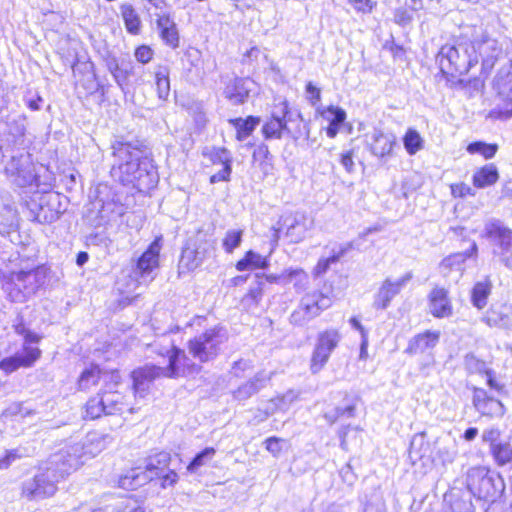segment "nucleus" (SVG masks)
I'll return each instance as SVG.
<instances>
[{
    "label": "nucleus",
    "mask_w": 512,
    "mask_h": 512,
    "mask_svg": "<svg viewBox=\"0 0 512 512\" xmlns=\"http://www.w3.org/2000/svg\"><path fill=\"white\" fill-rule=\"evenodd\" d=\"M278 280L285 285L292 284L298 292L305 290L309 284L308 274L298 267H290L283 270L278 276Z\"/></svg>",
    "instance_id": "obj_27"
},
{
    "label": "nucleus",
    "mask_w": 512,
    "mask_h": 512,
    "mask_svg": "<svg viewBox=\"0 0 512 512\" xmlns=\"http://www.w3.org/2000/svg\"><path fill=\"white\" fill-rule=\"evenodd\" d=\"M269 265L267 257L261 254L249 250L245 253L244 257L236 263V269L240 272L253 270V269H265Z\"/></svg>",
    "instance_id": "obj_32"
},
{
    "label": "nucleus",
    "mask_w": 512,
    "mask_h": 512,
    "mask_svg": "<svg viewBox=\"0 0 512 512\" xmlns=\"http://www.w3.org/2000/svg\"><path fill=\"white\" fill-rule=\"evenodd\" d=\"M403 145L409 155H415L424 148V139L414 128H408L404 137Z\"/></svg>",
    "instance_id": "obj_38"
},
{
    "label": "nucleus",
    "mask_w": 512,
    "mask_h": 512,
    "mask_svg": "<svg viewBox=\"0 0 512 512\" xmlns=\"http://www.w3.org/2000/svg\"><path fill=\"white\" fill-rule=\"evenodd\" d=\"M213 243L209 240L197 239L195 243L188 244L182 251L179 268L193 271L198 268L213 253Z\"/></svg>",
    "instance_id": "obj_13"
},
{
    "label": "nucleus",
    "mask_w": 512,
    "mask_h": 512,
    "mask_svg": "<svg viewBox=\"0 0 512 512\" xmlns=\"http://www.w3.org/2000/svg\"><path fill=\"white\" fill-rule=\"evenodd\" d=\"M42 98L39 95H35L31 98L25 97L26 105L32 110L37 111L40 109V103L42 102Z\"/></svg>",
    "instance_id": "obj_64"
},
{
    "label": "nucleus",
    "mask_w": 512,
    "mask_h": 512,
    "mask_svg": "<svg viewBox=\"0 0 512 512\" xmlns=\"http://www.w3.org/2000/svg\"><path fill=\"white\" fill-rule=\"evenodd\" d=\"M77 470L75 458L67 460L61 451L52 454L39 472L30 480L25 481L23 495L29 500H41L53 496L57 484Z\"/></svg>",
    "instance_id": "obj_2"
},
{
    "label": "nucleus",
    "mask_w": 512,
    "mask_h": 512,
    "mask_svg": "<svg viewBox=\"0 0 512 512\" xmlns=\"http://www.w3.org/2000/svg\"><path fill=\"white\" fill-rule=\"evenodd\" d=\"M306 92L309 94V99L313 105L321 100V91L314 86L311 82L306 85Z\"/></svg>",
    "instance_id": "obj_62"
},
{
    "label": "nucleus",
    "mask_w": 512,
    "mask_h": 512,
    "mask_svg": "<svg viewBox=\"0 0 512 512\" xmlns=\"http://www.w3.org/2000/svg\"><path fill=\"white\" fill-rule=\"evenodd\" d=\"M255 83L250 78H234L224 88V96L232 104H243L253 90Z\"/></svg>",
    "instance_id": "obj_21"
},
{
    "label": "nucleus",
    "mask_w": 512,
    "mask_h": 512,
    "mask_svg": "<svg viewBox=\"0 0 512 512\" xmlns=\"http://www.w3.org/2000/svg\"><path fill=\"white\" fill-rule=\"evenodd\" d=\"M332 305V299L320 291L305 294L290 316L294 325L303 326Z\"/></svg>",
    "instance_id": "obj_9"
},
{
    "label": "nucleus",
    "mask_w": 512,
    "mask_h": 512,
    "mask_svg": "<svg viewBox=\"0 0 512 512\" xmlns=\"http://www.w3.org/2000/svg\"><path fill=\"white\" fill-rule=\"evenodd\" d=\"M318 112L321 117L329 123L325 131L327 137L330 139H334L343 126H348V131L351 132L352 126L345 124L347 114L343 108L330 105L325 108H319Z\"/></svg>",
    "instance_id": "obj_19"
},
{
    "label": "nucleus",
    "mask_w": 512,
    "mask_h": 512,
    "mask_svg": "<svg viewBox=\"0 0 512 512\" xmlns=\"http://www.w3.org/2000/svg\"><path fill=\"white\" fill-rule=\"evenodd\" d=\"M453 512H474V507L470 501H463L459 503H455L452 506Z\"/></svg>",
    "instance_id": "obj_63"
},
{
    "label": "nucleus",
    "mask_w": 512,
    "mask_h": 512,
    "mask_svg": "<svg viewBox=\"0 0 512 512\" xmlns=\"http://www.w3.org/2000/svg\"><path fill=\"white\" fill-rule=\"evenodd\" d=\"M485 235L491 239L497 249L493 250L494 255H504L512 249V230L500 221H491L485 225Z\"/></svg>",
    "instance_id": "obj_17"
},
{
    "label": "nucleus",
    "mask_w": 512,
    "mask_h": 512,
    "mask_svg": "<svg viewBox=\"0 0 512 512\" xmlns=\"http://www.w3.org/2000/svg\"><path fill=\"white\" fill-rule=\"evenodd\" d=\"M226 341V330L217 326L207 329L191 339L188 343V349L195 359L200 362H208L218 355L221 345Z\"/></svg>",
    "instance_id": "obj_6"
},
{
    "label": "nucleus",
    "mask_w": 512,
    "mask_h": 512,
    "mask_svg": "<svg viewBox=\"0 0 512 512\" xmlns=\"http://www.w3.org/2000/svg\"><path fill=\"white\" fill-rule=\"evenodd\" d=\"M162 249L161 238H155L143 254L138 258L136 263L135 274L141 279L154 277L151 276L153 271L159 267V256Z\"/></svg>",
    "instance_id": "obj_16"
},
{
    "label": "nucleus",
    "mask_w": 512,
    "mask_h": 512,
    "mask_svg": "<svg viewBox=\"0 0 512 512\" xmlns=\"http://www.w3.org/2000/svg\"><path fill=\"white\" fill-rule=\"evenodd\" d=\"M113 155L119 164L113 166L112 175L123 185H132L140 192L154 188L159 176L151 158L143 150L131 143L117 142L113 145Z\"/></svg>",
    "instance_id": "obj_1"
},
{
    "label": "nucleus",
    "mask_w": 512,
    "mask_h": 512,
    "mask_svg": "<svg viewBox=\"0 0 512 512\" xmlns=\"http://www.w3.org/2000/svg\"><path fill=\"white\" fill-rule=\"evenodd\" d=\"M429 309L431 314L437 318L449 317L452 314V305L446 289L436 287L431 291Z\"/></svg>",
    "instance_id": "obj_23"
},
{
    "label": "nucleus",
    "mask_w": 512,
    "mask_h": 512,
    "mask_svg": "<svg viewBox=\"0 0 512 512\" xmlns=\"http://www.w3.org/2000/svg\"><path fill=\"white\" fill-rule=\"evenodd\" d=\"M95 207H99V222L98 224L106 223L112 220L116 216H120L123 213V207L114 199L104 200L99 198L95 203Z\"/></svg>",
    "instance_id": "obj_30"
},
{
    "label": "nucleus",
    "mask_w": 512,
    "mask_h": 512,
    "mask_svg": "<svg viewBox=\"0 0 512 512\" xmlns=\"http://www.w3.org/2000/svg\"><path fill=\"white\" fill-rule=\"evenodd\" d=\"M499 179V173L494 164H487L477 170L473 175V184L477 188H484L495 184Z\"/></svg>",
    "instance_id": "obj_33"
},
{
    "label": "nucleus",
    "mask_w": 512,
    "mask_h": 512,
    "mask_svg": "<svg viewBox=\"0 0 512 512\" xmlns=\"http://www.w3.org/2000/svg\"><path fill=\"white\" fill-rule=\"evenodd\" d=\"M501 432L498 428H488L482 433V441L489 444L490 452H493V448L500 445L502 442L499 441Z\"/></svg>",
    "instance_id": "obj_51"
},
{
    "label": "nucleus",
    "mask_w": 512,
    "mask_h": 512,
    "mask_svg": "<svg viewBox=\"0 0 512 512\" xmlns=\"http://www.w3.org/2000/svg\"><path fill=\"white\" fill-rule=\"evenodd\" d=\"M497 150V144H488L482 141L472 142L467 146V151L470 154H481L485 159H492Z\"/></svg>",
    "instance_id": "obj_43"
},
{
    "label": "nucleus",
    "mask_w": 512,
    "mask_h": 512,
    "mask_svg": "<svg viewBox=\"0 0 512 512\" xmlns=\"http://www.w3.org/2000/svg\"><path fill=\"white\" fill-rule=\"evenodd\" d=\"M467 486L471 493L478 498L493 497L497 489L494 478L484 467H473L467 473Z\"/></svg>",
    "instance_id": "obj_14"
},
{
    "label": "nucleus",
    "mask_w": 512,
    "mask_h": 512,
    "mask_svg": "<svg viewBox=\"0 0 512 512\" xmlns=\"http://www.w3.org/2000/svg\"><path fill=\"white\" fill-rule=\"evenodd\" d=\"M271 379V374L265 371L258 372L253 378L239 386L233 393L236 400L244 401L258 393Z\"/></svg>",
    "instance_id": "obj_24"
},
{
    "label": "nucleus",
    "mask_w": 512,
    "mask_h": 512,
    "mask_svg": "<svg viewBox=\"0 0 512 512\" xmlns=\"http://www.w3.org/2000/svg\"><path fill=\"white\" fill-rule=\"evenodd\" d=\"M230 123L237 131V139L244 141L248 138L256 126L260 123V118L255 116H248L246 119L235 118L230 120Z\"/></svg>",
    "instance_id": "obj_36"
},
{
    "label": "nucleus",
    "mask_w": 512,
    "mask_h": 512,
    "mask_svg": "<svg viewBox=\"0 0 512 512\" xmlns=\"http://www.w3.org/2000/svg\"><path fill=\"white\" fill-rule=\"evenodd\" d=\"M244 231L242 229H229L222 240V247L226 253H232L242 243Z\"/></svg>",
    "instance_id": "obj_40"
},
{
    "label": "nucleus",
    "mask_w": 512,
    "mask_h": 512,
    "mask_svg": "<svg viewBox=\"0 0 512 512\" xmlns=\"http://www.w3.org/2000/svg\"><path fill=\"white\" fill-rule=\"evenodd\" d=\"M4 172L18 187L30 186L36 180L31 155L28 152L18 151L11 155L4 166Z\"/></svg>",
    "instance_id": "obj_10"
},
{
    "label": "nucleus",
    "mask_w": 512,
    "mask_h": 512,
    "mask_svg": "<svg viewBox=\"0 0 512 512\" xmlns=\"http://www.w3.org/2000/svg\"><path fill=\"white\" fill-rule=\"evenodd\" d=\"M166 357L168 359L166 367L146 365L132 372L133 389L136 396L143 398L151 382L159 376L176 378L190 374L197 369L185 351L175 346L166 350Z\"/></svg>",
    "instance_id": "obj_4"
},
{
    "label": "nucleus",
    "mask_w": 512,
    "mask_h": 512,
    "mask_svg": "<svg viewBox=\"0 0 512 512\" xmlns=\"http://www.w3.org/2000/svg\"><path fill=\"white\" fill-rule=\"evenodd\" d=\"M113 438L108 434L97 432L89 433L83 443H75L61 449L60 451L67 460L75 458L77 469L84 464L85 460L100 454L111 443Z\"/></svg>",
    "instance_id": "obj_8"
},
{
    "label": "nucleus",
    "mask_w": 512,
    "mask_h": 512,
    "mask_svg": "<svg viewBox=\"0 0 512 512\" xmlns=\"http://www.w3.org/2000/svg\"><path fill=\"white\" fill-rule=\"evenodd\" d=\"M356 11L362 13H370L376 6V2L372 0H351Z\"/></svg>",
    "instance_id": "obj_57"
},
{
    "label": "nucleus",
    "mask_w": 512,
    "mask_h": 512,
    "mask_svg": "<svg viewBox=\"0 0 512 512\" xmlns=\"http://www.w3.org/2000/svg\"><path fill=\"white\" fill-rule=\"evenodd\" d=\"M437 62L444 75L456 77L467 73L477 63V57L464 42L456 45H444L440 49Z\"/></svg>",
    "instance_id": "obj_5"
},
{
    "label": "nucleus",
    "mask_w": 512,
    "mask_h": 512,
    "mask_svg": "<svg viewBox=\"0 0 512 512\" xmlns=\"http://www.w3.org/2000/svg\"><path fill=\"white\" fill-rule=\"evenodd\" d=\"M477 250V244L473 242L470 250L463 253H455L443 259L440 264V268L442 270H448L453 268L460 269L461 265L466 261V259L475 255L477 253Z\"/></svg>",
    "instance_id": "obj_37"
},
{
    "label": "nucleus",
    "mask_w": 512,
    "mask_h": 512,
    "mask_svg": "<svg viewBox=\"0 0 512 512\" xmlns=\"http://www.w3.org/2000/svg\"><path fill=\"white\" fill-rule=\"evenodd\" d=\"M297 398L293 391H289L281 397H277L273 400L278 410L285 411L288 406Z\"/></svg>",
    "instance_id": "obj_55"
},
{
    "label": "nucleus",
    "mask_w": 512,
    "mask_h": 512,
    "mask_svg": "<svg viewBox=\"0 0 512 512\" xmlns=\"http://www.w3.org/2000/svg\"><path fill=\"white\" fill-rule=\"evenodd\" d=\"M211 160L214 164H221L222 166L231 165L232 155L225 148H215L211 153Z\"/></svg>",
    "instance_id": "obj_52"
},
{
    "label": "nucleus",
    "mask_w": 512,
    "mask_h": 512,
    "mask_svg": "<svg viewBox=\"0 0 512 512\" xmlns=\"http://www.w3.org/2000/svg\"><path fill=\"white\" fill-rule=\"evenodd\" d=\"M471 36V52L475 51L477 61L482 59V65L486 69H491L497 57L502 53V47L499 42L487 34L482 27H474Z\"/></svg>",
    "instance_id": "obj_11"
},
{
    "label": "nucleus",
    "mask_w": 512,
    "mask_h": 512,
    "mask_svg": "<svg viewBox=\"0 0 512 512\" xmlns=\"http://www.w3.org/2000/svg\"><path fill=\"white\" fill-rule=\"evenodd\" d=\"M395 144L396 137L393 134L385 133L380 129H374L369 136V150L378 158L389 156Z\"/></svg>",
    "instance_id": "obj_22"
},
{
    "label": "nucleus",
    "mask_w": 512,
    "mask_h": 512,
    "mask_svg": "<svg viewBox=\"0 0 512 512\" xmlns=\"http://www.w3.org/2000/svg\"><path fill=\"white\" fill-rule=\"evenodd\" d=\"M156 26L162 41L172 49L179 46V32L174 19L168 12L161 11L155 13Z\"/></svg>",
    "instance_id": "obj_20"
},
{
    "label": "nucleus",
    "mask_w": 512,
    "mask_h": 512,
    "mask_svg": "<svg viewBox=\"0 0 512 512\" xmlns=\"http://www.w3.org/2000/svg\"><path fill=\"white\" fill-rule=\"evenodd\" d=\"M411 279V272H407L402 277L395 280L386 278L374 295L373 307L377 310L387 309L394 297L401 292Z\"/></svg>",
    "instance_id": "obj_15"
},
{
    "label": "nucleus",
    "mask_w": 512,
    "mask_h": 512,
    "mask_svg": "<svg viewBox=\"0 0 512 512\" xmlns=\"http://www.w3.org/2000/svg\"><path fill=\"white\" fill-rule=\"evenodd\" d=\"M155 78L158 97L161 100H166L170 93L168 69L165 67L159 68V70L155 74Z\"/></svg>",
    "instance_id": "obj_41"
},
{
    "label": "nucleus",
    "mask_w": 512,
    "mask_h": 512,
    "mask_svg": "<svg viewBox=\"0 0 512 512\" xmlns=\"http://www.w3.org/2000/svg\"><path fill=\"white\" fill-rule=\"evenodd\" d=\"M476 409L483 415H502L504 407L499 400L488 397L483 389H476L473 399Z\"/></svg>",
    "instance_id": "obj_26"
},
{
    "label": "nucleus",
    "mask_w": 512,
    "mask_h": 512,
    "mask_svg": "<svg viewBox=\"0 0 512 512\" xmlns=\"http://www.w3.org/2000/svg\"><path fill=\"white\" fill-rule=\"evenodd\" d=\"M340 163L344 169L351 173L354 170V161L352 151H347L341 154Z\"/></svg>",
    "instance_id": "obj_61"
},
{
    "label": "nucleus",
    "mask_w": 512,
    "mask_h": 512,
    "mask_svg": "<svg viewBox=\"0 0 512 512\" xmlns=\"http://www.w3.org/2000/svg\"><path fill=\"white\" fill-rule=\"evenodd\" d=\"M285 130H288L287 125L284 124V122L273 118H270V120L267 121L262 128L264 137L266 139H280L282 137L283 131Z\"/></svg>",
    "instance_id": "obj_45"
},
{
    "label": "nucleus",
    "mask_w": 512,
    "mask_h": 512,
    "mask_svg": "<svg viewBox=\"0 0 512 512\" xmlns=\"http://www.w3.org/2000/svg\"><path fill=\"white\" fill-rule=\"evenodd\" d=\"M7 125L8 133L10 136H12L13 143H21L26 131L25 118L23 116H18L17 118H13L12 120L8 121Z\"/></svg>",
    "instance_id": "obj_44"
},
{
    "label": "nucleus",
    "mask_w": 512,
    "mask_h": 512,
    "mask_svg": "<svg viewBox=\"0 0 512 512\" xmlns=\"http://www.w3.org/2000/svg\"><path fill=\"white\" fill-rule=\"evenodd\" d=\"M45 278L44 269L41 267L11 272L8 284L9 296L14 302H24L44 284Z\"/></svg>",
    "instance_id": "obj_7"
},
{
    "label": "nucleus",
    "mask_w": 512,
    "mask_h": 512,
    "mask_svg": "<svg viewBox=\"0 0 512 512\" xmlns=\"http://www.w3.org/2000/svg\"><path fill=\"white\" fill-rule=\"evenodd\" d=\"M153 57V51L149 46L142 45L135 50V58L138 62L146 64Z\"/></svg>",
    "instance_id": "obj_56"
},
{
    "label": "nucleus",
    "mask_w": 512,
    "mask_h": 512,
    "mask_svg": "<svg viewBox=\"0 0 512 512\" xmlns=\"http://www.w3.org/2000/svg\"><path fill=\"white\" fill-rule=\"evenodd\" d=\"M283 439L278 437H269L265 440L264 445L267 451H269L274 457H278L282 452Z\"/></svg>",
    "instance_id": "obj_54"
},
{
    "label": "nucleus",
    "mask_w": 512,
    "mask_h": 512,
    "mask_svg": "<svg viewBox=\"0 0 512 512\" xmlns=\"http://www.w3.org/2000/svg\"><path fill=\"white\" fill-rule=\"evenodd\" d=\"M451 192L454 197H465L467 195H474L472 188L464 183L452 185Z\"/></svg>",
    "instance_id": "obj_59"
},
{
    "label": "nucleus",
    "mask_w": 512,
    "mask_h": 512,
    "mask_svg": "<svg viewBox=\"0 0 512 512\" xmlns=\"http://www.w3.org/2000/svg\"><path fill=\"white\" fill-rule=\"evenodd\" d=\"M120 12L127 32L131 35L140 34L142 22L134 7L131 4L124 3L120 6Z\"/></svg>",
    "instance_id": "obj_29"
},
{
    "label": "nucleus",
    "mask_w": 512,
    "mask_h": 512,
    "mask_svg": "<svg viewBox=\"0 0 512 512\" xmlns=\"http://www.w3.org/2000/svg\"><path fill=\"white\" fill-rule=\"evenodd\" d=\"M492 283L486 278L483 281L475 283L471 291V302L477 309H483L487 305V300L491 294Z\"/></svg>",
    "instance_id": "obj_35"
},
{
    "label": "nucleus",
    "mask_w": 512,
    "mask_h": 512,
    "mask_svg": "<svg viewBox=\"0 0 512 512\" xmlns=\"http://www.w3.org/2000/svg\"><path fill=\"white\" fill-rule=\"evenodd\" d=\"M100 379V369L98 366H91L85 369L78 380V386L81 390H87L97 384Z\"/></svg>",
    "instance_id": "obj_42"
},
{
    "label": "nucleus",
    "mask_w": 512,
    "mask_h": 512,
    "mask_svg": "<svg viewBox=\"0 0 512 512\" xmlns=\"http://www.w3.org/2000/svg\"><path fill=\"white\" fill-rule=\"evenodd\" d=\"M465 366L471 373H487L490 369L486 363L479 360L474 355H467L465 358Z\"/></svg>",
    "instance_id": "obj_50"
},
{
    "label": "nucleus",
    "mask_w": 512,
    "mask_h": 512,
    "mask_svg": "<svg viewBox=\"0 0 512 512\" xmlns=\"http://www.w3.org/2000/svg\"><path fill=\"white\" fill-rule=\"evenodd\" d=\"M290 114L289 106L287 101L283 100L275 104L271 112V118L280 120L287 125L288 115Z\"/></svg>",
    "instance_id": "obj_53"
},
{
    "label": "nucleus",
    "mask_w": 512,
    "mask_h": 512,
    "mask_svg": "<svg viewBox=\"0 0 512 512\" xmlns=\"http://www.w3.org/2000/svg\"><path fill=\"white\" fill-rule=\"evenodd\" d=\"M231 171H232L231 165L223 166L222 169L219 172L213 174L210 177V182L211 183H216V182H220V181H227V180H229Z\"/></svg>",
    "instance_id": "obj_60"
},
{
    "label": "nucleus",
    "mask_w": 512,
    "mask_h": 512,
    "mask_svg": "<svg viewBox=\"0 0 512 512\" xmlns=\"http://www.w3.org/2000/svg\"><path fill=\"white\" fill-rule=\"evenodd\" d=\"M341 338L340 332L333 328L326 329L318 334L311 356L310 370L312 374H317L323 369Z\"/></svg>",
    "instance_id": "obj_12"
},
{
    "label": "nucleus",
    "mask_w": 512,
    "mask_h": 512,
    "mask_svg": "<svg viewBox=\"0 0 512 512\" xmlns=\"http://www.w3.org/2000/svg\"><path fill=\"white\" fill-rule=\"evenodd\" d=\"M440 335V331L431 330L417 334L409 341L406 352L409 354H419L431 350L438 344Z\"/></svg>",
    "instance_id": "obj_25"
},
{
    "label": "nucleus",
    "mask_w": 512,
    "mask_h": 512,
    "mask_svg": "<svg viewBox=\"0 0 512 512\" xmlns=\"http://www.w3.org/2000/svg\"><path fill=\"white\" fill-rule=\"evenodd\" d=\"M216 454V450L213 447H206L195 455L192 461L187 466L189 473H195L199 468L210 462Z\"/></svg>",
    "instance_id": "obj_39"
},
{
    "label": "nucleus",
    "mask_w": 512,
    "mask_h": 512,
    "mask_svg": "<svg viewBox=\"0 0 512 512\" xmlns=\"http://www.w3.org/2000/svg\"><path fill=\"white\" fill-rule=\"evenodd\" d=\"M491 455L499 466L512 463V446L508 442H502L493 448Z\"/></svg>",
    "instance_id": "obj_46"
},
{
    "label": "nucleus",
    "mask_w": 512,
    "mask_h": 512,
    "mask_svg": "<svg viewBox=\"0 0 512 512\" xmlns=\"http://www.w3.org/2000/svg\"><path fill=\"white\" fill-rule=\"evenodd\" d=\"M41 350L33 346H25L22 353H16L11 357L0 361V369L10 374L20 367H31L40 358Z\"/></svg>",
    "instance_id": "obj_18"
},
{
    "label": "nucleus",
    "mask_w": 512,
    "mask_h": 512,
    "mask_svg": "<svg viewBox=\"0 0 512 512\" xmlns=\"http://www.w3.org/2000/svg\"><path fill=\"white\" fill-rule=\"evenodd\" d=\"M484 320L489 326H501L506 324L507 316L497 315L494 310H490Z\"/></svg>",
    "instance_id": "obj_58"
},
{
    "label": "nucleus",
    "mask_w": 512,
    "mask_h": 512,
    "mask_svg": "<svg viewBox=\"0 0 512 512\" xmlns=\"http://www.w3.org/2000/svg\"><path fill=\"white\" fill-rule=\"evenodd\" d=\"M171 456L168 452H158L148 456L143 463L131 468L119 478V486L134 490L155 479L160 480L162 489L173 487L179 479L178 474L169 468Z\"/></svg>",
    "instance_id": "obj_3"
},
{
    "label": "nucleus",
    "mask_w": 512,
    "mask_h": 512,
    "mask_svg": "<svg viewBox=\"0 0 512 512\" xmlns=\"http://www.w3.org/2000/svg\"><path fill=\"white\" fill-rule=\"evenodd\" d=\"M102 399L105 404L106 414L123 413L124 411L133 412V408H129L128 404L125 403L124 397L118 391L104 392Z\"/></svg>",
    "instance_id": "obj_34"
},
{
    "label": "nucleus",
    "mask_w": 512,
    "mask_h": 512,
    "mask_svg": "<svg viewBox=\"0 0 512 512\" xmlns=\"http://www.w3.org/2000/svg\"><path fill=\"white\" fill-rule=\"evenodd\" d=\"M494 87L498 94L507 101L512 102V71L511 67H503L494 79Z\"/></svg>",
    "instance_id": "obj_31"
},
{
    "label": "nucleus",
    "mask_w": 512,
    "mask_h": 512,
    "mask_svg": "<svg viewBox=\"0 0 512 512\" xmlns=\"http://www.w3.org/2000/svg\"><path fill=\"white\" fill-rule=\"evenodd\" d=\"M306 233L307 227L305 223H300L298 221L291 223L286 231V235L292 243L301 242L306 237Z\"/></svg>",
    "instance_id": "obj_49"
},
{
    "label": "nucleus",
    "mask_w": 512,
    "mask_h": 512,
    "mask_svg": "<svg viewBox=\"0 0 512 512\" xmlns=\"http://www.w3.org/2000/svg\"><path fill=\"white\" fill-rule=\"evenodd\" d=\"M17 227V210L15 205L10 202H3L0 211V234L5 236Z\"/></svg>",
    "instance_id": "obj_28"
},
{
    "label": "nucleus",
    "mask_w": 512,
    "mask_h": 512,
    "mask_svg": "<svg viewBox=\"0 0 512 512\" xmlns=\"http://www.w3.org/2000/svg\"><path fill=\"white\" fill-rule=\"evenodd\" d=\"M344 253L345 250L341 249L339 252H333V254L328 257L320 258L317 265L314 267V276L319 277L325 274L330 268V265L336 263Z\"/></svg>",
    "instance_id": "obj_48"
},
{
    "label": "nucleus",
    "mask_w": 512,
    "mask_h": 512,
    "mask_svg": "<svg viewBox=\"0 0 512 512\" xmlns=\"http://www.w3.org/2000/svg\"><path fill=\"white\" fill-rule=\"evenodd\" d=\"M103 413L106 414V409L102 396L93 397L86 403L84 415L85 419L93 420L100 417Z\"/></svg>",
    "instance_id": "obj_47"
}]
</instances>
